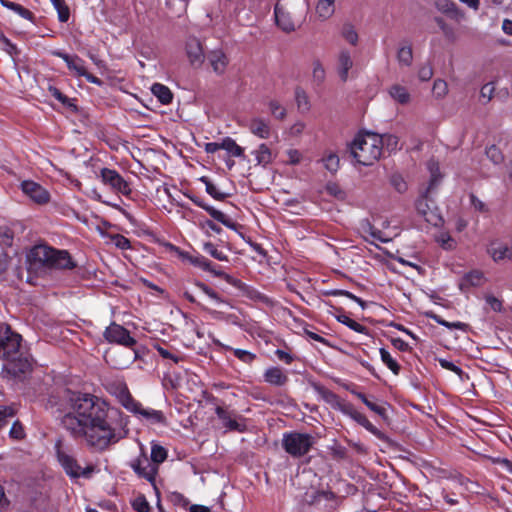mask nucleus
<instances>
[{
  "label": "nucleus",
  "instance_id": "1",
  "mask_svg": "<svg viewBox=\"0 0 512 512\" xmlns=\"http://www.w3.org/2000/svg\"><path fill=\"white\" fill-rule=\"evenodd\" d=\"M70 411L62 418L63 427L76 440L104 451L110 445L127 437L129 429L122 413L92 394L63 391Z\"/></svg>",
  "mask_w": 512,
  "mask_h": 512
},
{
  "label": "nucleus",
  "instance_id": "2",
  "mask_svg": "<svg viewBox=\"0 0 512 512\" xmlns=\"http://www.w3.org/2000/svg\"><path fill=\"white\" fill-rule=\"evenodd\" d=\"M22 337L8 324H0V359L4 361L3 371L14 378L29 373L32 364L21 350Z\"/></svg>",
  "mask_w": 512,
  "mask_h": 512
},
{
  "label": "nucleus",
  "instance_id": "3",
  "mask_svg": "<svg viewBox=\"0 0 512 512\" xmlns=\"http://www.w3.org/2000/svg\"><path fill=\"white\" fill-rule=\"evenodd\" d=\"M29 269L37 273L49 270L73 269L76 264L66 250H58L46 244L35 245L28 256Z\"/></svg>",
  "mask_w": 512,
  "mask_h": 512
},
{
  "label": "nucleus",
  "instance_id": "4",
  "mask_svg": "<svg viewBox=\"0 0 512 512\" xmlns=\"http://www.w3.org/2000/svg\"><path fill=\"white\" fill-rule=\"evenodd\" d=\"M384 140L377 133H359L349 145L350 155L356 163L364 166H371L378 161L382 155Z\"/></svg>",
  "mask_w": 512,
  "mask_h": 512
},
{
  "label": "nucleus",
  "instance_id": "5",
  "mask_svg": "<svg viewBox=\"0 0 512 512\" xmlns=\"http://www.w3.org/2000/svg\"><path fill=\"white\" fill-rule=\"evenodd\" d=\"M430 171L431 179L429 186L425 192L417 199L415 206L418 214L421 215L427 223L437 227L442 224L443 219L438 210L430 206L428 195L438 185L442 176L439 173L438 166L431 165Z\"/></svg>",
  "mask_w": 512,
  "mask_h": 512
},
{
  "label": "nucleus",
  "instance_id": "6",
  "mask_svg": "<svg viewBox=\"0 0 512 512\" xmlns=\"http://www.w3.org/2000/svg\"><path fill=\"white\" fill-rule=\"evenodd\" d=\"M314 444L315 438L307 433L289 432L285 433L282 438L283 449L294 458L306 455Z\"/></svg>",
  "mask_w": 512,
  "mask_h": 512
},
{
  "label": "nucleus",
  "instance_id": "7",
  "mask_svg": "<svg viewBox=\"0 0 512 512\" xmlns=\"http://www.w3.org/2000/svg\"><path fill=\"white\" fill-rule=\"evenodd\" d=\"M104 338L110 343H117L125 347H133L136 344V340L130 336L129 331L115 322L106 328Z\"/></svg>",
  "mask_w": 512,
  "mask_h": 512
},
{
  "label": "nucleus",
  "instance_id": "8",
  "mask_svg": "<svg viewBox=\"0 0 512 512\" xmlns=\"http://www.w3.org/2000/svg\"><path fill=\"white\" fill-rule=\"evenodd\" d=\"M100 176L104 184L109 185L112 190L125 196L130 195L129 183L116 171L109 168H102Z\"/></svg>",
  "mask_w": 512,
  "mask_h": 512
},
{
  "label": "nucleus",
  "instance_id": "9",
  "mask_svg": "<svg viewBox=\"0 0 512 512\" xmlns=\"http://www.w3.org/2000/svg\"><path fill=\"white\" fill-rule=\"evenodd\" d=\"M57 457L65 472L73 478H78L81 475L89 476L93 471V467L82 469L81 466L77 463V460L64 451L58 450Z\"/></svg>",
  "mask_w": 512,
  "mask_h": 512
},
{
  "label": "nucleus",
  "instance_id": "10",
  "mask_svg": "<svg viewBox=\"0 0 512 512\" xmlns=\"http://www.w3.org/2000/svg\"><path fill=\"white\" fill-rule=\"evenodd\" d=\"M186 54L193 68H200L205 61V53L202 43L196 37L188 38L186 42Z\"/></svg>",
  "mask_w": 512,
  "mask_h": 512
},
{
  "label": "nucleus",
  "instance_id": "11",
  "mask_svg": "<svg viewBox=\"0 0 512 512\" xmlns=\"http://www.w3.org/2000/svg\"><path fill=\"white\" fill-rule=\"evenodd\" d=\"M21 188L23 193L30 197L37 204H46L50 200L49 192L40 184L34 181H23L21 183Z\"/></svg>",
  "mask_w": 512,
  "mask_h": 512
},
{
  "label": "nucleus",
  "instance_id": "12",
  "mask_svg": "<svg viewBox=\"0 0 512 512\" xmlns=\"http://www.w3.org/2000/svg\"><path fill=\"white\" fill-rule=\"evenodd\" d=\"M133 470L140 476L154 484L157 473V466L152 464L145 454L131 463Z\"/></svg>",
  "mask_w": 512,
  "mask_h": 512
},
{
  "label": "nucleus",
  "instance_id": "13",
  "mask_svg": "<svg viewBox=\"0 0 512 512\" xmlns=\"http://www.w3.org/2000/svg\"><path fill=\"white\" fill-rule=\"evenodd\" d=\"M189 199L194 203L196 204L198 207H201L202 209H204L206 212H208V214L213 218L215 219L216 221L222 223L223 225H225L226 227L230 228V229H233V230H236L238 224L233 222L230 218H228L223 212L215 209L214 207L212 206H209L207 205L206 203H204L200 198L196 197V196H191V195H188Z\"/></svg>",
  "mask_w": 512,
  "mask_h": 512
},
{
  "label": "nucleus",
  "instance_id": "14",
  "mask_svg": "<svg viewBox=\"0 0 512 512\" xmlns=\"http://www.w3.org/2000/svg\"><path fill=\"white\" fill-rule=\"evenodd\" d=\"M343 414L348 415L351 417L354 421H356L359 425L363 426L366 430H368L370 433L378 437L379 439H382L383 434L379 429H377L368 419L367 417L356 411L354 406L349 403L346 408L343 411Z\"/></svg>",
  "mask_w": 512,
  "mask_h": 512
},
{
  "label": "nucleus",
  "instance_id": "15",
  "mask_svg": "<svg viewBox=\"0 0 512 512\" xmlns=\"http://www.w3.org/2000/svg\"><path fill=\"white\" fill-rule=\"evenodd\" d=\"M114 393L116 394L119 402L129 411H138L139 410V402L135 401L132 395L130 394L128 387L125 383H116L113 384Z\"/></svg>",
  "mask_w": 512,
  "mask_h": 512
},
{
  "label": "nucleus",
  "instance_id": "16",
  "mask_svg": "<svg viewBox=\"0 0 512 512\" xmlns=\"http://www.w3.org/2000/svg\"><path fill=\"white\" fill-rule=\"evenodd\" d=\"M315 391L318 393V395L329 405H331L332 408L339 410L343 413L346 406L349 404L348 402L343 401L340 399V397L334 393L333 391L329 390L328 388L322 386V385H315Z\"/></svg>",
  "mask_w": 512,
  "mask_h": 512
},
{
  "label": "nucleus",
  "instance_id": "17",
  "mask_svg": "<svg viewBox=\"0 0 512 512\" xmlns=\"http://www.w3.org/2000/svg\"><path fill=\"white\" fill-rule=\"evenodd\" d=\"M207 58L214 73L217 75H223L225 73L229 59L221 49L210 51Z\"/></svg>",
  "mask_w": 512,
  "mask_h": 512
},
{
  "label": "nucleus",
  "instance_id": "18",
  "mask_svg": "<svg viewBox=\"0 0 512 512\" xmlns=\"http://www.w3.org/2000/svg\"><path fill=\"white\" fill-rule=\"evenodd\" d=\"M52 54L56 57L63 59L69 70L73 71L77 76L86 74V68L84 67V61L77 55H69L62 51H53Z\"/></svg>",
  "mask_w": 512,
  "mask_h": 512
},
{
  "label": "nucleus",
  "instance_id": "19",
  "mask_svg": "<svg viewBox=\"0 0 512 512\" xmlns=\"http://www.w3.org/2000/svg\"><path fill=\"white\" fill-rule=\"evenodd\" d=\"M274 15L277 26L284 32L289 33L295 30L290 13L286 12L278 3L274 7Z\"/></svg>",
  "mask_w": 512,
  "mask_h": 512
},
{
  "label": "nucleus",
  "instance_id": "20",
  "mask_svg": "<svg viewBox=\"0 0 512 512\" xmlns=\"http://www.w3.org/2000/svg\"><path fill=\"white\" fill-rule=\"evenodd\" d=\"M438 11L449 16L450 18L460 21L464 18V13L457 7V5L449 0H439L435 2Z\"/></svg>",
  "mask_w": 512,
  "mask_h": 512
},
{
  "label": "nucleus",
  "instance_id": "21",
  "mask_svg": "<svg viewBox=\"0 0 512 512\" xmlns=\"http://www.w3.org/2000/svg\"><path fill=\"white\" fill-rule=\"evenodd\" d=\"M396 58L400 67H410L413 63V49L409 41L400 43Z\"/></svg>",
  "mask_w": 512,
  "mask_h": 512
},
{
  "label": "nucleus",
  "instance_id": "22",
  "mask_svg": "<svg viewBox=\"0 0 512 512\" xmlns=\"http://www.w3.org/2000/svg\"><path fill=\"white\" fill-rule=\"evenodd\" d=\"M346 389L360 399L371 411L379 415L382 419H388L386 408L383 405H379L371 401L364 393L358 392L357 390L350 388L348 385L346 386Z\"/></svg>",
  "mask_w": 512,
  "mask_h": 512
},
{
  "label": "nucleus",
  "instance_id": "23",
  "mask_svg": "<svg viewBox=\"0 0 512 512\" xmlns=\"http://www.w3.org/2000/svg\"><path fill=\"white\" fill-rule=\"evenodd\" d=\"M264 380L274 386H284L288 382V376L281 368L271 367L265 371Z\"/></svg>",
  "mask_w": 512,
  "mask_h": 512
},
{
  "label": "nucleus",
  "instance_id": "24",
  "mask_svg": "<svg viewBox=\"0 0 512 512\" xmlns=\"http://www.w3.org/2000/svg\"><path fill=\"white\" fill-rule=\"evenodd\" d=\"M249 130L251 131V133L262 139L269 138L271 133V128L268 121H266L263 118L251 119L249 123Z\"/></svg>",
  "mask_w": 512,
  "mask_h": 512
},
{
  "label": "nucleus",
  "instance_id": "25",
  "mask_svg": "<svg viewBox=\"0 0 512 512\" xmlns=\"http://www.w3.org/2000/svg\"><path fill=\"white\" fill-rule=\"evenodd\" d=\"M353 66V61L348 50H342L338 56V74L343 82L348 79V72Z\"/></svg>",
  "mask_w": 512,
  "mask_h": 512
},
{
  "label": "nucleus",
  "instance_id": "26",
  "mask_svg": "<svg viewBox=\"0 0 512 512\" xmlns=\"http://www.w3.org/2000/svg\"><path fill=\"white\" fill-rule=\"evenodd\" d=\"M488 253L496 262L505 259L512 261V245L508 247L506 245L492 243L488 248Z\"/></svg>",
  "mask_w": 512,
  "mask_h": 512
},
{
  "label": "nucleus",
  "instance_id": "27",
  "mask_svg": "<svg viewBox=\"0 0 512 512\" xmlns=\"http://www.w3.org/2000/svg\"><path fill=\"white\" fill-rule=\"evenodd\" d=\"M315 10L321 21L328 20L335 12V0H319Z\"/></svg>",
  "mask_w": 512,
  "mask_h": 512
},
{
  "label": "nucleus",
  "instance_id": "28",
  "mask_svg": "<svg viewBox=\"0 0 512 512\" xmlns=\"http://www.w3.org/2000/svg\"><path fill=\"white\" fill-rule=\"evenodd\" d=\"M135 414H139L143 416L146 420H148L152 424L160 423L166 424L167 420L164 414L159 410L154 409H143L141 404L139 403V410L133 411Z\"/></svg>",
  "mask_w": 512,
  "mask_h": 512
},
{
  "label": "nucleus",
  "instance_id": "29",
  "mask_svg": "<svg viewBox=\"0 0 512 512\" xmlns=\"http://www.w3.org/2000/svg\"><path fill=\"white\" fill-rule=\"evenodd\" d=\"M151 91L162 104H169L173 99V94L171 90L163 84H153V86L151 87Z\"/></svg>",
  "mask_w": 512,
  "mask_h": 512
},
{
  "label": "nucleus",
  "instance_id": "30",
  "mask_svg": "<svg viewBox=\"0 0 512 512\" xmlns=\"http://www.w3.org/2000/svg\"><path fill=\"white\" fill-rule=\"evenodd\" d=\"M483 274L480 271H472L467 273L459 284L462 291L466 290L471 286H480L482 283Z\"/></svg>",
  "mask_w": 512,
  "mask_h": 512
},
{
  "label": "nucleus",
  "instance_id": "31",
  "mask_svg": "<svg viewBox=\"0 0 512 512\" xmlns=\"http://www.w3.org/2000/svg\"><path fill=\"white\" fill-rule=\"evenodd\" d=\"M390 96L400 104H408L410 102V94L404 86L394 84L389 88Z\"/></svg>",
  "mask_w": 512,
  "mask_h": 512
},
{
  "label": "nucleus",
  "instance_id": "32",
  "mask_svg": "<svg viewBox=\"0 0 512 512\" xmlns=\"http://www.w3.org/2000/svg\"><path fill=\"white\" fill-rule=\"evenodd\" d=\"M253 153L256 157V162L258 165L266 166L273 160L270 148L264 143L260 144L258 149H256Z\"/></svg>",
  "mask_w": 512,
  "mask_h": 512
},
{
  "label": "nucleus",
  "instance_id": "33",
  "mask_svg": "<svg viewBox=\"0 0 512 512\" xmlns=\"http://www.w3.org/2000/svg\"><path fill=\"white\" fill-rule=\"evenodd\" d=\"M0 3L2 6L18 13L21 17L34 22L33 13L30 10H28L27 8L23 7L22 5L12 2V1H9V0H0Z\"/></svg>",
  "mask_w": 512,
  "mask_h": 512
},
{
  "label": "nucleus",
  "instance_id": "34",
  "mask_svg": "<svg viewBox=\"0 0 512 512\" xmlns=\"http://www.w3.org/2000/svg\"><path fill=\"white\" fill-rule=\"evenodd\" d=\"M222 149L229 152L232 156L235 157H244V149L239 146L236 141L230 137H225L222 139Z\"/></svg>",
  "mask_w": 512,
  "mask_h": 512
},
{
  "label": "nucleus",
  "instance_id": "35",
  "mask_svg": "<svg viewBox=\"0 0 512 512\" xmlns=\"http://www.w3.org/2000/svg\"><path fill=\"white\" fill-rule=\"evenodd\" d=\"M337 320L346 325L347 327H349L350 329L354 330L355 332H358V333H362V334H365V335H368L369 334V330L366 326H363L361 324H359L358 322H356L355 320L351 319L350 317H348L347 315L345 314H341V315H338L337 316Z\"/></svg>",
  "mask_w": 512,
  "mask_h": 512
},
{
  "label": "nucleus",
  "instance_id": "36",
  "mask_svg": "<svg viewBox=\"0 0 512 512\" xmlns=\"http://www.w3.org/2000/svg\"><path fill=\"white\" fill-rule=\"evenodd\" d=\"M295 100L298 109L301 110L302 112H306L310 109L309 97L303 88L296 87Z\"/></svg>",
  "mask_w": 512,
  "mask_h": 512
},
{
  "label": "nucleus",
  "instance_id": "37",
  "mask_svg": "<svg viewBox=\"0 0 512 512\" xmlns=\"http://www.w3.org/2000/svg\"><path fill=\"white\" fill-rule=\"evenodd\" d=\"M341 35L349 44L353 46L357 45L359 37L352 24L345 23L342 27Z\"/></svg>",
  "mask_w": 512,
  "mask_h": 512
},
{
  "label": "nucleus",
  "instance_id": "38",
  "mask_svg": "<svg viewBox=\"0 0 512 512\" xmlns=\"http://www.w3.org/2000/svg\"><path fill=\"white\" fill-rule=\"evenodd\" d=\"M206 187V192L212 196L214 199L222 201L229 195L226 193L221 192L206 176H203L200 179Z\"/></svg>",
  "mask_w": 512,
  "mask_h": 512
},
{
  "label": "nucleus",
  "instance_id": "39",
  "mask_svg": "<svg viewBox=\"0 0 512 512\" xmlns=\"http://www.w3.org/2000/svg\"><path fill=\"white\" fill-rule=\"evenodd\" d=\"M380 355H381V360L383 361V363L395 374V375H398L399 372H400V365L397 363L396 360H394L390 353L384 349V348H381L380 349Z\"/></svg>",
  "mask_w": 512,
  "mask_h": 512
},
{
  "label": "nucleus",
  "instance_id": "40",
  "mask_svg": "<svg viewBox=\"0 0 512 512\" xmlns=\"http://www.w3.org/2000/svg\"><path fill=\"white\" fill-rule=\"evenodd\" d=\"M49 92L51 95L56 98L58 101H60L63 105H66L67 107L71 108L73 111L77 110V106L72 103L71 99H69L66 95H64L58 88L54 86L49 87Z\"/></svg>",
  "mask_w": 512,
  "mask_h": 512
},
{
  "label": "nucleus",
  "instance_id": "41",
  "mask_svg": "<svg viewBox=\"0 0 512 512\" xmlns=\"http://www.w3.org/2000/svg\"><path fill=\"white\" fill-rule=\"evenodd\" d=\"M181 256L190 261L195 266L202 268L203 270H210V261L203 256H192L188 253H182Z\"/></svg>",
  "mask_w": 512,
  "mask_h": 512
},
{
  "label": "nucleus",
  "instance_id": "42",
  "mask_svg": "<svg viewBox=\"0 0 512 512\" xmlns=\"http://www.w3.org/2000/svg\"><path fill=\"white\" fill-rule=\"evenodd\" d=\"M167 458V451L160 445H153L151 449V460L155 464L164 462Z\"/></svg>",
  "mask_w": 512,
  "mask_h": 512
},
{
  "label": "nucleus",
  "instance_id": "43",
  "mask_svg": "<svg viewBox=\"0 0 512 512\" xmlns=\"http://www.w3.org/2000/svg\"><path fill=\"white\" fill-rule=\"evenodd\" d=\"M271 114L279 119L283 120L286 117V110L283 108L277 100H271L268 103Z\"/></svg>",
  "mask_w": 512,
  "mask_h": 512
},
{
  "label": "nucleus",
  "instance_id": "44",
  "mask_svg": "<svg viewBox=\"0 0 512 512\" xmlns=\"http://www.w3.org/2000/svg\"><path fill=\"white\" fill-rule=\"evenodd\" d=\"M390 184L397 190L399 193H404L407 190V184L404 178L398 174L394 173L390 177Z\"/></svg>",
  "mask_w": 512,
  "mask_h": 512
},
{
  "label": "nucleus",
  "instance_id": "45",
  "mask_svg": "<svg viewBox=\"0 0 512 512\" xmlns=\"http://www.w3.org/2000/svg\"><path fill=\"white\" fill-rule=\"evenodd\" d=\"M432 91L436 95L437 98L444 97L448 92L447 83L441 79L435 80L434 84H433Z\"/></svg>",
  "mask_w": 512,
  "mask_h": 512
},
{
  "label": "nucleus",
  "instance_id": "46",
  "mask_svg": "<svg viewBox=\"0 0 512 512\" xmlns=\"http://www.w3.org/2000/svg\"><path fill=\"white\" fill-rule=\"evenodd\" d=\"M313 79L317 84H322L325 80V70L319 61L313 64Z\"/></svg>",
  "mask_w": 512,
  "mask_h": 512
},
{
  "label": "nucleus",
  "instance_id": "47",
  "mask_svg": "<svg viewBox=\"0 0 512 512\" xmlns=\"http://www.w3.org/2000/svg\"><path fill=\"white\" fill-rule=\"evenodd\" d=\"M326 191L329 195L334 196L338 200H344L346 197V193L335 183L327 184Z\"/></svg>",
  "mask_w": 512,
  "mask_h": 512
},
{
  "label": "nucleus",
  "instance_id": "48",
  "mask_svg": "<svg viewBox=\"0 0 512 512\" xmlns=\"http://www.w3.org/2000/svg\"><path fill=\"white\" fill-rule=\"evenodd\" d=\"M486 155L489 159H491L495 164L502 162L503 154L498 147L492 145L486 149Z\"/></svg>",
  "mask_w": 512,
  "mask_h": 512
},
{
  "label": "nucleus",
  "instance_id": "49",
  "mask_svg": "<svg viewBox=\"0 0 512 512\" xmlns=\"http://www.w3.org/2000/svg\"><path fill=\"white\" fill-rule=\"evenodd\" d=\"M134 510L137 512H149L150 505L144 496H138L132 503Z\"/></svg>",
  "mask_w": 512,
  "mask_h": 512
},
{
  "label": "nucleus",
  "instance_id": "50",
  "mask_svg": "<svg viewBox=\"0 0 512 512\" xmlns=\"http://www.w3.org/2000/svg\"><path fill=\"white\" fill-rule=\"evenodd\" d=\"M325 167L331 172H336L339 168L340 159L336 154H330L325 158Z\"/></svg>",
  "mask_w": 512,
  "mask_h": 512
},
{
  "label": "nucleus",
  "instance_id": "51",
  "mask_svg": "<svg viewBox=\"0 0 512 512\" xmlns=\"http://www.w3.org/2000/svg\"><path fill=\"white\" fill-rule=\"evenodd\" d=\"M111 240L113 241L116 247L122 250L128 249L131 246L130 240L121 234L112 235Z\"/></svg>",
  "mask_w": 512,
  "mask_h": 512
},
{
  "label": "nucleus",
  "instance_id": "52",
  "mask_svg": "<svg viewBox=\"0 0 512 512\" xmlns=\"http://www.w3.org/2000/svg\"><path fill=\"white\" fill-rule=\"evenodd\" d=\"M196 285L210 298L216 300L219 303H226L224 299H222L218 293H216L213 289L208 287L206 284L197 282Z\"/></svg>",
  "mask_w": 512,
  "mask_h": 512
},
{
  "label": "nucleus",
  "instance_id": "53",
  "mask_svg": "<svg viewBox=\"0 0 512 512\" xmlns=\"http://www.w3.org/2000/svg\"><path fill=\"white\" fill-rule=\"evenodd\" d=\"M204 248L215 259L220 261L227 260V256L223 252L218 251L217 248L212 243H205Z\"/></svg>",
  "mask_w": 512,
  "mask_h": 512
},
{
  "label": "nucleus",
  "instance_id": "54",
  "mask_svg": "<svg viewBox=\"0 0 512 512\" xmlns=\"http://www.w3.org/2000/svg\"><path fill=\"white\" fill-rule=\"evenodd\" d=\"M14 409L9 406H0V429L7 424V418L13 417Z\"/></svg>",
  "mask_w": 512,
  "mask_h": 512
},
{
  "label": "nucleus",
  "instance_id": "55",
  "mask_svg": "<svg viewBox=\"0 0 512 512\" xmlns=\"http://www.w3.org/2000/svg\"><path fill=\"white\" fill-rule=\"evenodd\" d=\"M494 90L495 87L493 83H487L482 86L480 91V97L485 100L484 103H487L492 99Z\"/></svg>",
  "mask_w": 512,
  "mask_h": 512
},
{
  "label": "nucleus",
  "instance_id": "56",
  "mask_svg": "<svg viewBox=\"0 0 512 512\" xmlns=\"http://www.w3.org/2000/svg\"><path fill=\"white\" fill-rule=\"evenodd\" d=\"M433 76V69L430 64H424L418 71V77L421 81H429Z\"/></svg>",
  "mask_w": 512,
  "mask_h": 512
},
{
  "label": "nucleus",
  "instance_id": "57",
  "mask_svg": "<svg viewBox=\"0 0 512 512\" xmlns=\"http://www.w3.org/2000/svg\"><path fill=\"white\" fill-rule=\"evenodd\" d=\"M470 202L474 209L481 213H487L489 211L487 205L474 194L470 195Z\"/></svg>",
  "mask_w": 512,
  "mask_h": 512
},
{
  "label": "nucleus",
  "instance_id": "58",
  "mask_svg": "<svg viewBox=\"0 0 512 512\" xmlns=\"http://www.w3.org/2000/svg\"><path fill=\"white\" fill-rule=\"evenodd\" d=\"M58 12V19L60 22H67L70 17V11L68 6L63 2L55 8Z\"/></svg>",
  "mask_w": 512,
  "mask_h": 512
},
{
  "label": "nucleus",
  "instance_id": "59",
  "mask_svg": "<svg viewBox=\"0 0 512 512\" xmlns=\"http://www.w3.org/2000/svg\"><path fill=\"white\" fill-rule=\"evenodd\" d=\"M234 355L245 363H251L255 359V355L246 350L235 349Z\"/></svg>",
  "mask_w": 512,
  "mask_h": 512
},
{
  "label": "nucleus",
  "instance_id": "60",
  "mask_svg": "<svg viewBox=\"0 0 512 512\" xmlns=\"http://www.w3.org/2000/svg\"><path fill=\"white\" fill-rule=\"evenodd\" d=\"M439 363H440L441 367L456 373L460 377L462 376V374H463L462 369L460 367L456 366L454 363H452L446 359H439Z\"/></svg>",
  "mask_w": 512,
  "mask_h": 512
},
{
  "label": "nucleus",
  "instance_id": "61",
  "mask_svg": "<svg viewBox=\"0 0 512 512\" xmlns=\"http://www.w3.org/2000/svg\"><path fill=\"white\" fill-rule=\"evenodd\" d=\"M225 427H227L230 430L238 432H244L246 430V425L237 422L235 419H228V421L225 422Z\"/></svg>",
  "mask_w": 512,
  "mask_h": 512
},
{
  "label": "nucleus",
  "instance_id": "62",
  "mask_svg": "<svg viewBox=\"0 0 512 512\" xmlns=\"http://www.w3.org/2000/svg\"><path fill=\"white\" fill-rule=\"evenodd\" d=\"M10 436L14 439H21L24 437V430L19 422H15L10 429Z\"/></svg>",
  "mask_w": 512,
  "mask_h": 512
},
{
  "label": "nucleus",
  "instance_id": "63",
  "mask_svg": "<svg viewBox=\"0 0 512 512\" xmlns=\"http://www.w3.org/2000/svg\"><path fill=\"white\" fill-rule=\"evenodd\" d=\"M486 302L490 305V307L496 311L500 312L502 310V302L493 295L486 296Z\"/></svg>",
  "mask_w": 512,
  "mask_h": 512
},
{
  "label": "nucleus",
  "instance_id": "64",
  "mask_svg": "<svg viewBox=\"0 0 512 512\" xmlns=\"http://www.w3.org/2000/svg\"><path fill=\"white\" fill-rule=\"evenodd\" d=\"M434 21L436 22V24L439 26V28L442 30L446 37H449L452 34L453 31L451 27L447 25V23L444 21L442 17H435Z\"/></svg>",
  "mask_w": 512,
  "mask_h": 512
}]
</instances>
